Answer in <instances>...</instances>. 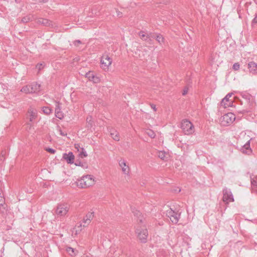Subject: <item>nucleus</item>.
Returning <instances> with one entry per match:
<instances>
[{
  "instance_id": "ea45409f",
  "label": "nucleus",
  "mask_w": 257,
  "mask_h": 257,
  "mask_svg": "<svg viewBox=\"0 0 257 257\" xmlns=\"http://www.w3.org/2000/svg\"><path fill=\"white\" fill-rule=\"evenodd\" d=\"M116 13L117 16L118 17H122V14L121 12H119L117 9H116Z\"/></svg>"
},
{
  "instance_id": "20e7f679",
  "label": "nucleus",
  "mask_w": 257,
  "mask_h": 257,
  "mask_svg": "<svg viewBox=\"0 0 257 257\" xmlns=\"http://www.w3.org/2000/svg\"><path fill=\"white\" fill-rule=\"evenodd\" d=\"M69 209V206L66 204H59L55 210L56 214L58 217H64L68 212Z\"/></svg>"
},
{
  "instance_id": "c03bdc74",
  "label": "nucleus",
  "mask_w": 257,
  "mask_h": 257,
  "mask_svg": "<svg viewBox=\"0 0 257 257\" xmlns=\"http://www.w3.org/2000/svg\"><path fill=\"white\" fill-rule=\"evenodd\" d=\"M151 106L152 107V108L155 111H156L157 110V108L156 107V105L154 104H152L151 105Z\"/></svg>"
},
{
  "instance_id": "412c9836",
  "label": "nucleus",
  "mask_w": 257,
  "mask_h": 257,
  "mask_svg": "<svg viewBox=\"0 0 257 257\" xmlns=\"http://www.w3.org/2000/svg\"><path fill=\"white\" fill-rule=\"evenodd\" d=\"M110 135L114 140L116 141H118L119 140V134L115 130L113 129L110 130Z\"/></svg>"
},
{
  "instance_id": "1a4fd4ad",
  "label": "nucleus",
  "mask_w": 257,
  "mask_h": 257,
  "mask_svg": "<svg viewBox=\"0 0 257 257\" xmlns=\"http://www.w3.org/2000/svg\"><path fill=\"white\" fill-rule=\"evenodd\" d=\"M232 93H228L225 97L223 98L220 102V104L221 106H223L224 108H226L227 107L232 106L233 104V101L231 100H230L229 98L231 96Z\"/></svg>"
},
{
  "instance_id": "9b49d317",
  "label": "nucleus",
  "mask_w": 257,
  "mask_h": 257,
  "mask_svg": "<svg viewBox=\"0 0 257 257\" xmlns=\"http://www.w3.org/2000/svg\"><path fill=\"white\" fill-rule=\"evenodd\" d=\"M55 104V115L56 117L60 119H62L64 117V114L62 111H61V104L59 101H56Z\"/></svg>"
},
{
  "instance_id": "473e14b6",
  "label": "nucleus",
  "mask_w": 257,
  "mask_h": 257,
  "mask_svg": "<svg viewBox=\"0 0 257 257\" xmlns=\"http://www.w3.org/2000/svg\"><path fill=\"white\" fill-rule=\"evenodd\" d=\"M256 24H257V14H256L255 17L253 18V19L252 21L251 26L252 27H254L255 25Z\"/></svg>"
},
{
  "instance_id": "423d86ee",
  "label": "nucleus",
  "mask_w": 257,
  "mask_h": 257,
  "mask_svg": "<svg viewBox=\"0 0 257 257\" xmlns=\"http://www.w3.org/2000/svg\"><path fill=\"white\" fill-rule=\"evenodd\" d=\"M85 76L89 80V81H92L94 83H98L101 81L100 76L94 73L92 71H88L85 74Z\"/></svg>"
},
{
  "instance_id": "f704fd0d",
  "label": "nucleus",
  "mask_w": 257,
  "mask_h": 257,
  "mask_svg": "<svg viewBox=\"0 0 257 257\" xmlns=\"http://www.w3.org/2000/svg\"><path fill=\"white\" fill-rule=\"evenodd\" d=\"M80 155L82 157H86L87 156V154L86 152L83 149H82V151L80 153Z\"/></svg>"
},
{
  "instance_id": "2eb2a0df",
  "label": "nucleus",
  "mask_w": 257,
  "mask_h": 257,
  "mask_svg": "<svg viewBox=\"0 0 257 257\" xmlns=\"http://www.w3.org/2000/svg\"><path fill=\"white\" fill-rule=\"evenodd\" d=\"M30 89L31 93H36L40 91L41 85L37 82H33L30 84Z\"/></svg>"
},
{
  "instance_id": "cd10ccee",
  "label": "nucleus",
  "mask_w": 257,
  "mask_h": 257,
  "mask_svg": "<svg viewBox=\"0 0 257 257\" xmlns=\"http://www.w3.org/2000/svg\"><path fill=\"white\" fill-rule=\"evenodd\" d=\"M66 251L71 256H73L75 254L74 249L71 247H68L66 249Z\"/></svg>"
},
{
  "instance_id": "7ed1b4c3",
  "label": "nucleus",
  "mask_w": 257,
  "mask_h": 257,
  "mask_svg": "<svg viewBox=\"0 0 257 257\" xmlns=\"http://www.w3.org/2000/svg\"><path fill=\"white\" fill-rule=\"evenodd\" d=\"M235 117L233 113H227L220 117V121L222 125H228L235 120Z\"/></svg>"
},
{
  "instance_id": "aec40b11",
  "label": "nucleus",
  "mask_w": 257,
  "mask_h": 257,
  "mask_svg": "<svg viewBox=\"0 0 257 257\" xmlns=\"http://www.w3.org/2000/svg\"><path fill=\"white\" fill-rule=\"evenodd\" d=\"M132 212L134 215L138 218L139 222L141 223H143V216H141V212L139 210L135 209H133Z\"/></svg>"
},
{
  "instance_id": "79ce46f5",
  "label": "nucleus",
  "mask_w": 257,
  "mask_h": 257,
  "mask_svg": "<svg viewBox=\"0 0 257 257\" xmlns=\"http://www.w3.org/2000/svg\"><path fill=\"white\" fill-rule=\"evenodd\" d=\"M75 165L76 166H83V164L82 163H81V162L80 161H76L75 163Z\"/></svg>"
},
{
  "instance_id": "4be33fe9",
  "label": "nucleus",
  "mask_w": 257,
  "mask_h": 257,
  "mask_svg": "<svg viewBox=\"0 0 257 257\" xmlns=\"http://www.w3.org/2000/svg\"><path fill=\"white\" fill-rule=\"evenodd\" d=\"M84 180L83 179V176L80 179H78L76 182L77 186H78L80 188H87V186L86 184H85Z\"/></svg>"
},
{
  "instance_id": "f257e3e1",
  "label": "nucleus",
  "mask_w": 257,
  "mask_h": 257,
  "mask_svg": "<svg viewBox=\"0 0 257 257\" xmlns=\"http://www.w3.org/2000/svg\"><path fill=\"white\" fill-rule=\"evenodd\" d=\"M181 212L175 211L172 208H169L166 211V215L169 217L171 222L174 224H177L180 218Z\"/></svg>"
},
{
  "instance_id": "0eeeda50",
  "label": "nucleus",
  "mask_w": 257,
  "mask_h": 257,
  "mask_svg": "<svg viewBox=\"0 0 257 257\" xmlns=\"http://www.w3.org/2000/svg\"><path fill=\"white\" fill-rule=\"evenodd\" d=\"M100 63L101 67L103 68V69H107L108 66L112 63V59L107 54H104L101 57Z\"/></svg>"
},
{
  "instance_id": "e433bc0d",
  "label": "nucleus",
  "mask_w": 257,
  "mask_h": 257,
  "mask_svg": "<svg viewBox=\"0 0 257 257\" xmlns=\"http://www.w3.org/2000/svg\"><path fill=\"white\" fill-rule=\"evenodd\" d=\"M46 151L48 152H49V153H50L51 154H54L55 153V152H56V151L54 149H53L52 148H50L47 149Z\"/></svg>"
},
{
  "instance_id": "58836bf2",
  "label": "nucleus",
  "mask_w": 257,
  "mask_h": 257,
  "mask_svg": "<svg viewBox=\"0 0 257 257\" xmlns=\"http://www.w3.org/2000/svg\"><path fill=\"white\" fill-rule=\"evenodd\" d=\"M188 88L187 87H185L183 89V92H182V95H185L188 93Z\"/></svg>"
},
{
  "instance_id": "c756f323",
  "label": "nucleus",
  "mask_w": 257,
  "mask_h": 257,
  "mask_svg": "<svg viewBox=\"0 0 257 257\" xmlns=\"http://www.w3.org/2000/svg\"><path fill=\"white\" fill-rule=\"evenodd\" d=\"M140 37L141 38L144 40H147L148 38V36L146 35L143 32H140L139 33Z\"/></svg>"
},
{
  "instance_id": "a878e982",
  "label": "nucleus",
  "mask_w": 257,
  "mask_h": 257,
  "mask_svg": "<svg viewBox=\"0 0 257 257\" xmlns=\"http://www.w3.org/2000/svg\"><path fill=\"white\" fill-rule=\"evenodd\" d=\"M5 199L4 196V193L2 190H0V206H3L5 204Z\"/></svg>"
},
{
  "instance_id": "f03ea898",
  "label": "nucleus",
  "mask_w": 257,
  "mask_h": 257,
  "mask_svg": "<svg viewBox=\"0 0 257 257\" xmlns=\"http://www.w3.org/2000/svg\"><path fill=\"white\" fill-rule=\"evenodd\" d=\"M181 127L185 135L192 134L194 131L193 124L187 119L182 120Z\"/></svg>"
},
{
  "instance_id": "72a5a7b5",
  "label": "nucleus",
  "mask_w": 257,
  "mask_h": 257,
  "mask_svg": "<svg viewBox=\"0 0 257 257\" xmlns=\"http://www.w3.org/2000/svg\"><path fill=\"white\" fill-rule=\"evenodd\" d=\"M148 135L149 137H150L151 138H154L155 137V134L154 132L152 131H150L148 133Z\"/></svg>"
},
{
  "instance_id": "393cba45",
  "label": "nucleus",
  "mask_w": 257,
  "mask_h": 257,
  "mask_svg": "<svg viewBox=\"0 0 257 257\" xmlns=\"http://www.w3.org/2000/svg\"><path fill=\"white\" fill-rule=\"evenodd\" d=\"M42 111L44 114L48 115L52 113V109L48 106H44L42 108Z\"/></svg>"
},
{
  "instance_id": "f3484780",
  "label": "nucleus",
  "mask_w": 257,
  "mask_h": 257,
  "mask_svg": "<svg viewBox=\"0 0 257 257\" xmlns=\"http://www.w3.org/2000/svg\"><path fill=\"white\" fill-rule=\"evenodd\" d=\"M84 181L87 187L92 186L94 184V179L93 176L90 175H87L83 176Z\"/></svg>"
},
{
  "instance_id": "c9c22d12",
  "label": "nucleus",
  "mask_w": 257,
  "mask_h": 257,
  "mask_svg": "<svg viewBox=\"0 0 257 257\" xmlns=\"http://www.w3.org/2000/svg\"><path fill=\"white\" fill-rule=\"evenodd\" d=\"M43 67V63H38L36 65V68L38 69L39 71L41 70Z\"/></svg>"
},
{
  "instance_id": "6ab92c4d",
  "label": "nucleus",
  "mask_w": 257,
  "mask_h": 257,
  "mask_svg": "<svg viewBox=\"0 0 257 257\" xmlns=\"http://www.w3.org/2000/svg\"><path fill=\"white\" fill-rule=\"evenodd\" d=\"M38 23L39 24H42L45 26H53L52 22L46 19H39L38 20Z\"/></svg>"
},
{
  "instance_id": "ddd939ff",
  "label": "nucleus",
  "mask_w": 257,
  "mask_h": 257,
  "mask_svg": "<svg viewBox=\"0 0 257 257\" xmlns=\"http://www.w3.org/2000/svg\"><path fill=\"white\" fill-rule=\"evenodd\" d=\"M63 159H64L68 164H72L74 163V156L72 152H69L68 153L63 154Z\"/></svg>"
},
{
  "instance_id": "9d476101",
  "label": "nucleus",
  "mask_w": 257,
  "mask_h": 257,
  "mask_svg": "<svg viewBox=\"0 0 257 257\" xmlns=\"http://www.w3.org/2000/svg\"><path fill=\"white\" fill-rule=\"evenodd\" d=\"M94 217V212H88L84 217L82 222L80 224V226L83 227L87 226L91 222V220Z\"/></svg>"
},
{
  "instance_id": "4468645a",
  "label": "nucleus",
  "mask_w": 257,
  "mask_h": 257,
  "mask_svg": "<svg viewBox=\"0 0 257 257\" xmlns=\"http://www.w3.org/2000/svg\"><path fill=\"white\" fill-rule=\"evenodd\" d=\"M247 68L249 72L252 75L257 74V64L253 61L248 62L247 64Z\"/></svg>"
},
{
  "instance_id": "dca6fc26",
  "label": "nucleus",
  "mask_w": 257,
  "mask_h": 257,
  "mask_svg": "<svg viewBox=\"0 0 257 257\" xmlns=\"http://www.w3.org/2000/svg\"><path fill=\"white\" fill-rule=\"evenodd\" d=\"M28 113L30 121L33 122L37 116V111L35 109L30 107L28 109Z\"/></svg>"
},
{
  "instance_id": "f8f14e48",
  "label": "nucleus",
  "mask_w": 257,
  "mask_h": 257,
  "mask_svg": "<svg viewBox=\"0 0 257 257\" xmlns=\"http://www.w3.org/2000/svg\"><path fill=\"white\" fill-rule=\"evenodd\" d=\"M119 166L121 168L122 172L126 174L129 175L130 169L129 167L126 165V162L123 159H121L118 162Z\"/></svg>"
},
{
  "instance_id": "bb28decb",
  "label": "nucleus",
  "mask_w": 257,
  "mask_h": 257,
  "mask_svg": "<svg viewBox=\"0 0 257 257\" xmlns=\"http://www.w3.org/2000/svg\"><path fill=\"white\" fill-rule=\"evenodd\" d=\"M158 156L163 160H166V153L164 151H159L158 153Z\"/></svg>"
},
{
  "instance_id": "6e6552de",
  "label": "nucleus",
  "mask_w": 257,
  "mask_h": 257,
  "mask_svg": "<svg viewBox=\"0 0 257 257\" xmlns=\"http://www.w3.org/2000/svg\"><path fill=\"white\" fill-rule=\"evenodd\" d=\"M223 200L226 203L234 201L233 196L230 189L225 188L223 190Z\"/></svg>"
},
{
  "instance_id": "4c0bfd02",
  "label": "nucleus",
  "mask_w": 257,
  "mask_h": 257,
  "mask_svg": "<svg viewBox=\"0 0 257 257\" xmlns=\"http://www.w3.org/2000/svg\"><path fill=\"white\" fill-rule=\"evenodd\" d=\"M242 96L247 100H249L250 99V95H249L248 94L244 93L242 95Z\"/></svg>"
},
{
  "instance_id": "39448f33",
  "label": "nucleus",
  "mask_w": 257,
  "mask_h": 257,
  "mask_svg": "<svg viewBox=\"0 0 257 257\" xmlns=\"http://www.w3.org/2000/svg\"><path fill=\"white\" fill-rule=\"evenodd\" d=\"M136 233L138 234V237L141 241L142 242L145 243L147 240V237L148 235V231L147 229L145 228H142V226L138 227L136 229Z\"/></svg>"
},
{
  "instance_id": "37998d69",
  "label": "nucleus",
  "mask_w": 257,
  "mask_h": 257,
  "mask_svg": "<svg viewBox=\"0 0 257 257\" xmlns=\"http://www.w3.org/2000/svg\"><path fill=\"white\" fill-rule=\"evenodd\" d=\"M59 132L60 135H61L62 136H66L67 135V134L63 132L61 129L59 130Z\"/></svg>"
},
{
  "instance_id": "a19ab883",
  "label": "nucleus",
  "mask_w": 257,
  "mask_h": 257,
  "mask_svg": "<svg viewBox=\"0 0 257 257\" xmlns=\"http://www.w3.org/2000/svg\"><path fill=\"white\" fill-rule=\"evenodd\" d=\"M81 43V42L79 40H76L74 42V45L75 46H78Z\"/></svg>"
},
{
  "instance_id": "c85d7f7f",
  "label": "nucleus",
  "mask_w": 257,
  "mask_h": 257,
  "mask_svg": "<svg viewBox=\"0 0 257 257\" xmlns=\"http://www.w3.org/2000/svg\"><path fill=\"white\" fill-rule=\"evenodd\" d=\"M156 40L160 44H162L164 43V39L163 38V37L162 36V35H160V34H158V35H157L156 36Z\"/></svg>"
},
{
  "instance_id": "2f4dec72",
  "label": "nucleus",
  "mask_w": 257,
  "mask_h": 257,
  "mask_svg": "<svg viewBox=\"0 0 257 257\" xmlns=\"http://www.w3.org/2000/svg\"><path fill=\"white\" fill-rule=\"evenodd\" d=\"M240 68V65L238 63H235L232 66V69L234 70H238Z\"/></svg>"
},
{
  "instance_id": "5701e85b",
  "label": "nucleus",
  "mask_w": 257,
  "mask_h": 257,
  "mask_svg": "<svg viewBox=\"0 0 257 257\" xmlns=\"http://www.w3.org/2000/svg\"><path fill=\"white\" fill-rule=\"evenodd\" d=\"M252 190L254 192H257V181L253 179H251Z\"/></svg>"
},
{
  "instance_id": "a18cd8bd",
  "label": "nucleus",
  "mask_w": 257,
  "mask_h": 257,
  "mask_svg": "<svg viewBox=\"0 0 257 257\" xmlns=\"http://www.w3.org/2000/svg\"><path fill=\"white\" fill-rule=\"evenodd\" d=\"M41 3H47L48 0H38Z\"/></svg>"
},
{
  "instance_id": "7c9ffc66",
  "label": "nucleus",
  "mask_w": 257,
  "mask_h": 257,
  "mask_svg": "<svg viewBox=\"0 0 257 257\" xmlns=\"http://www.w3.org/2000/svg\"><path fill=\"white\" fill-rule=\"evenodd\" d=\"M30 21V17L29 16H26L22 19V22L23 23H27Z\"/></svg>"
},
{
  "instance_id": "a211bd4d",
  "label": "nucleus",
  "mask_w": 257,
  "mask_h": 257,
  "mask_svg": "<svg viewBox=\"0 0 257 257\" xmlns=\"http://www.w3.org/2000/svg\"><path fill=\"white\" fill-rule=\"evenodd\" d=\"M241 151L243 153L246 154H249L251 152V150L250 148V140L247 141V142L242 147L241 149Z\"/></svg>"
},
{
  "instance_id": "b1692460",
  "label": "nucleus",
  "mask_w": 257,
  "mask_h": 257,
  "mask_svg": "<svg viewBox=\"0 0 257 257\" xmlns=\"http://www.w3.org/2000/svg\"><path fill=\"white\" fill-rule=\"evenodd\" d=\"M30 88V85H25L22 88L21 91L26 94L31 93Z\"/></svg>"
}]
</instances>
